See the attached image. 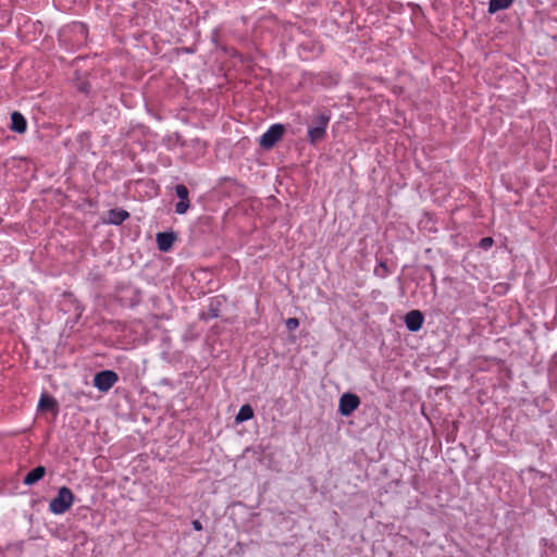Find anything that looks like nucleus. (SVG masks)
<instances>
[{
  "mask_svg": "<svg viewBox=\"0 0 557 557\" xmlns=\"http://www.w3.org/2000/svg\"><path fill=\"white\" fill-rule=\"evenodd\" d=\"M360 398L354 393H344L338 401V413L343 417H349L360 406Z\"/></svg>",
  "mask_w": 557,
  "mask_h": 557,
  "instance_id": "nucleus-5",
  "label": "nucleus"
},
{
  "mask_svg": "<svg viewBox=\"0 0 557 557\" xmlns=\"http://www.w3.org/2000/svg\"><path fill=\"white\" fill-rule=\"evenodd\" d=\"M125 294H129V298L125 295L121 296V301L129 307H135L141 301V293L137 288H126Z\"/></svg>",
  "mask_w": 557,
  "mask_h": 557,
  "instance_id": "nucleus-13",
  "label": "nucleus"
},
{
  "mask_svg": "<svg viewBox=\"0 0 557 557\" xmlns=\"http://www.w3.org/2000/svg\"><path fill=\"white\" fill-rule=\"evenodd\" d=\"M129 218V213L120 208H114L108 211V223L113 225H121Z\"/></svg>",
  "mask_w": 557,
  "mask_h": 557,
  "instance_id": "nucleus-12",
  "label": "nucleus"
},
{
  "mask_svg": "<svg viewBox=\"0 0 557 557\" xmlns=\"http://www.w3.org/2000/svg\"><path fill=\"white\" fill-rule=\"evenodd\" d=\"M74 502V494L67 486L59 488L58 494L50 500L49 510L54 515H62L67 511Z\"/></svg>",
  "mask_w": 557,
  "mask_h": 557,
  "instance_id": "nucleus-2",
  "label": "nucleus"
},
{
  "mask_svg": "<svg viewBox=\"0 0 557 557\" xmlns=\"http://www.w3.org/2000/svg\"><path fill=\"white\" fill-rule=\"evenodd\" d=\"M176 238L177 236L174 232L158 233L156 236L158 249L162 252L169 251L173 247Z\"/></svg>",
  "mask_w": 557,
  "mask_h": 557,
  "instance_id": "nucleus-8",
  "label": "nucleus"
},
{
  "mask_svg": "<svg viewBox=\"0 0 557 557\" xmlns=\"http://www.w3.org/2000/svg\"><path fill=\"white\" fill-rule=\"evenodd\" d=\"M515 0H490L488 10L490 14H494L498 11L506 10L513 4Z\"/></svg>",
  "mask_w": 557,
  "mask_h": 557,
  "instance_id": "nucleus-14",
  "label": "nucleus"
},
{
  "mask_svg": "<svg viewBox=\"0 0 557 557\" xmlns=\"http://www.w3.org/2000/svg\"><path fill=\"white\" fill-rule=\"evenodd\" d=\"M253 416H255V413H253L252 407L248 404H245L239 408V410L235 417V421H236V423H243L245 421L252 419Z\"/></svg>",
  "mask_w": 557,
  "mask_h": 557,
  "instance_id": "nucleus-15",
  "label": "nucleus"
},
{
  "mask_svg": "<svg viewBox=\"0 0 557 557\" xmlns=\"http://www.w3.org/2000/svg\"><path fill=\"white\" fill-rule=\"evenodd\" d=\"M424 315L420 310H411L405 315V325L410 332H418L422 329Z\"/></svg>",
  "mask_w": 557,
  "mask_h": 557,
  "instance_id": "nucleus-7",
  "label": "nucleus"
},
{
  "mask_svg": "<svg viewBox=\"0 0 557 557\" xmlns=\"http://www.w3.org/2000/svg\"><path fill=\"white\" fill-rule=\"evenodd\" d=\"M330 121L331 111L327 108H321L317 111L307 132V140L310 145L317 146L325 139Z\"/></svg>",
  "mask_w": 557,
  "mask_h": 557,
  "instance_id": "nucleus-1",
  "label": "nucleus"
},
{
  "mask_svg": "<svg viewBox=\"0 0 557 557\" xmlns=\"http://www.w3.org/2000/svg\"><path fill=\"white\" fill-rule=\"evenodd\" d=\"M175 194L180 199L175 205V212L177 214H185L190 207L188 188L184 184H178L175 186Z\"/></svg>",
  "mask_w": 557,
  "mask_h": 557,
  "instance_id": "nucleus-6",
  "label": "nucleus"
},
{
  "mask_svg": "<svg viewBox=\"0 0 557 557\" xmlns=\"http://www.w3.org/2000/svg\"><path fill=\"white\" fill-rule=\"evenodd\" d=\"M0 553H3V549H2V547H1V546H0Z\"/></svg>",
  "mask_w": 557,
  "mask_h": 557,
  "instance_id": "nucleus-23",
  "label": "nucleus"
},
{
  "mask_svg": "<svg viewBox=\"0 0 557 557\" xmlns=\"http://www.w3.org/2000/svg\"><path fill=\"white\" fill-rule=\"evenodd\" d=\"M285 325L288 331H294L299 326V320L297 318H288Z\"/></svg>",
  "mask_w": 557,
  "mask_h": 557,
  "instance_id": "nucleus-20",
  "label": "nucleus"
},
{
  "mask_svg": "<svg viewBox=\"0 0 557 557\" xmlns=\"http://www.w3.org/2000/svg\"><path fill=\"white\" fill-rule=\"evenodd\" d=\"M389 268L385 260H381L374 269V274L382 278L386 277L389 274Z\"/></svg>",
  "mask_w": 557,
  "mask_h": 557,
  "instance_id": "nucleus-17",
  "label": "nucleus"
},
{
  "mask_svg": "<svg viewBox=\"0 0 557 557\" xmlns=\"http://www.w3.org/2000/svg\"><path fill=\"white\" fill-rule=\"evenodd\" d=\"M219 315H220L219 302L214 304L213 301H211L208 307V310L206 312L201 313L200 319H202V320L215 319Z\"/></svg>",
  "mask_w": 557,
  "mask_h": 557,
  "instance_id": "nucleus-16",
  "label": "nucleus"
},
{
  "mask_svg": "<svg viewBox=\"0 0 557 557\" xmlns=\"http://www.w3.org/2000/svg\"><path fill=\"white\" fill-rule=\"evenodd\" d=\"M70 32H72L75 35H79L83 38H86L87 34H88V29H87L86 25L83 23H74L70 27Z\"/></svg>",
  "mask_w": 557,
  "mask_h": 557,
  "instance_id": "nucleus-18",
  "label": "nucleus"
},
{
  "mask_svg": "<svg viewBox=\"0 0 557 557\" xmlns=\"http://www.w3.org/2000/svg\"><path fill=\"white\" fill-rule=\"evenodd\" d=\"M285 126L276 123L271 125L268 131L260 137L259 145L265 149H272L278 141L282 140L285 134Z\"/></svg>",
  "mask_w": 557,
  "mask_h": 557,
  "instance_id": "nucleus-3",
  "label": "nucleus"
},
{
  "mask_svg": "<svg viewBox=\"0 0 557 557\" xmlns=\"http://www.w3.org/2000/svg\"><path fill=\"white\" fill-rule=\"evenodd\" d=\"M119 381V375L113 370H102L97 372L94 375L92 384L94 386L102 392L107 393L109 392L113 385Z\"/></svg>",
  "mask_w": 557,
  "mask_h": 557,
  "instance_id": "nucleus-4",
  "label": "nucleus"
},
{
  "mask_svg": "<svg viewBox=\"0 0 557 557\" xmlns=\"http://www.w3.org/2000/svg\"><path fill=\"white\" fill-rule=\"evenodd\" d=\"M10 129L17 133L24 134L27 129V121L24 115L18 111H13L11 113V125Z\"/></svg>",
  "mask_w": 557,
  "mask_h": 557,
  "instance_id": "nucleus-10",
  "label": "nucleus"
},
{
  "mask_svg": "<svg viewBox=\"0 0 557 557\" xmlns=\"http://www.w3.org/2000/svg\"><path fill=\"white\" fill-rule=\"evenodd\" d=\"M493 243H494V240H493L492 237H483L479 242V247L484 249V250H487L488 248L492 247Z\"/></svg>",
  "mask_w": 557,
  "mask_h": 557,
  "instance_id": "nucleus-21",
  "label": "nucleus"
},
{
  "mask_svg": "<svg viewBox=\"0 0 557 557\" xmlns=\"http://www.w3.org/2000/svg\"><path fill=\"white\" fill-rule=\"evenodd\" d=\"M191 524H193L194 530H196V531L202 530V524L199 520H193Z\"/></svg>",
  "mask_w": 557,
  "mask_h": 557,
  "instance_id": "nucleus-22",
  "label": "nucleus"
},
{
  "mask_svg": "<svg viewBox=\"0 0 557 557\" xmlns=\"http://www.w3.org/2000/svg\"><path fill=\"white\" fill-rule=\"evenodd\" d=\"M38 410L52 412L55 417L59 412V404L53 396L44 393L38 403Z\"/></svg>",
  "mask_w": 557,
  "mask_h": 557,
  "instance_id": "nucleus-9",
  "label": "nucleus"
},
{
  "mask_svg": "<svg viewBox=\"0 0 557 557\" xmlns=\"http://www.w3.org/2000/svg\"><path fill=\"white\" fill-rule=\"evenodd\" d=\"M46 474V468L44 466H37L32 469L23 479L25 485H34L39 482Z\"/></svg>",
  "mask_w": 557,
  "mask_h": 557,
  "instance_id": "nucleus-11",
  "label": "nucleus"
},
{
  "mask_svg": "<svg viewBox=\"0 0 557 557\" xmlns=\"http://www.w3.org/2000/svg\"><path fill=\"white\" fill-rule=\"evenodd\" d=\"M423 270H425L426 272L430 273V284L435 289L436 288V276H435V273L433 271V268L430 264H425L423 267Z\"/></svg>",
  "mask_w": 557,
  "mask_h": 557,
  "instance_id": "nucleus-19",
  "label": "nucleus"
}]
</instances>
